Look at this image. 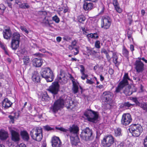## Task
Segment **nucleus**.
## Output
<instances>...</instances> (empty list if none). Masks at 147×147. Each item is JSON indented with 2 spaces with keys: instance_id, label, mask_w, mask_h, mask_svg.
<instances>
[{
  "instance_id": "f257e3e1",
  "label": "nucleus",
  "mask_w": 147,
  "mask_h": 147,
  "mask_svg": "<svg viewBox=\"0 0 147 147\" xmlns=\"http://www.w3.org/2000/svg\"><path fill=\"white\" fill-rule=\"evenodd\" d=\"M84 115L86 117V119L90 123H96L99 121V114L97 112L87 109L84 112Z\"/></svg>"
},
{
  "instance_id": "f03ea898",
  "label": "nucleus",
  "mask_w": 147,
  "mask_h": 147,
  "mask_svg": "<svg viewBox=\"0 0 147 147\" xmlns=\"http://www.w3.org/2000/svg\"><path fill=\"white\" fill-rule=\"evenodd\" d=\"M80 136L81 138L86 141L93 140L95 136L93 131L89 127H86L82 129Z\"/></svg>"
},
{
  "instance_id": "7ed1b4c3",
  "label": "nucleus",
  "mask_w": 147,
  "mask_h": 147,
  "mask_svg": "<svg viewBox=\"0 0 147 147\" xmlns=\"http://www.w3.org/2000/svg\"><path fill=\"white\" fill-rule=\"evenodd\" d=\"M40 75L42 77L45 78L47 82H52L54 79V75L53 71L49 67L42 69L40 71Z\"/></svg>"
},
{
  "instance_id": "20e7f679",
  "label": "nucleus",
  "mask_w": 147,
  "mask_h": 147,
  "mask_svg": "<svg viewBox=\"0 0 147 147\" xmlns=\"http://www.w3.org/2000/svg\"><path fill=\"white\" fill-rule=\"evenodd\" d=\"M64 106V100L63 99L60 98L55 101L51 105L50 108V111L53 114H55L59 110L63 108Z\"/></svg>"
},
{
  "instance_id": "39448f33",
  "label": "nucleus",
  "mask_w": 147,
  "mask_h": 147,
  "mask_svg": "<svg viewBox=\"0 0 147 147\" xmlns=\"http://www.w3.org/2000/svg\"><path fill=\"white\" fill-rule=\"evenodd\" d=\"M64 106V100L63 99L60 98L55 101L51 105L50 108V111L53 114H55L59 110L63 108Z\"/></svg>"
},
{
  "instance_id": "423d86ee",
  "label": "nucleus",
  "mask_w": 147,
  "mask_h": 147,
  "mask_svg": "<svg viewBox=\"0 0 147 147\" xmlns=\"http://www.w3.org/2000/svg\"><path fill=\"white\" fill-rule=\"evenodd\" d=\"M20 37V34L18 32H14L12 34L11 47L13 50L15 51L19 47Z\"/></svg>"
},
{
  "instance_id": "0eeeda50",
  "label": "nucleus",
  "mask_w": 147,
  "mask_h": 147,
  "mask_svg": "<svg viewBox=\"0 0 147 147\" xmlns=\"http://www.w3.org/2000/svg\"><path fill=\"white\" fill-rule=\"evenodd\" d=\"M113 93L110 91L104 92L101 96V99L105 104H107L109 109L111 107L110 103L112 102Z\"/></svg>"
},
{
  "instance_id": "6e6552de",
  "label": "nucleus",
  "mask_w": 147,
  "mask_h": 147,
  "mask_svg": "<svg viewBox=\"0 0 147 147\" xmlns=\"http://www.w3.org/2000/svg\"><path fill=\"white\" fill-rule=\"evenodd\" d=\"M42 130L40 128L33 129L30 131V135L32 139L37 141H40L42 138Z\"/></svg>"
},
{
  "instance_id": "1a4fd4ad",
  "label": "nucleus",
  "mask_w": 147,
  "mask_h": 147,
  "mask_svg": "<svg viewBox=\"0 0 147 147\" xmlns=\"http://www.w3.org/2000/svg\"><path fill=\"white\" fill-rule=\"evenodd\" d=\"M114 138L110 134L106 135L101 140V144L102 146L105 147H110L113 144Z\"/></svg>"
},
{
  "instance_id": "9d476101",
  "label": "nucleus",
  "mask_w": 147,
  "mask_h": 147,
  "mask_svg": "<svg viewBox=\"0 0 147 147\" xmlns=\"http://www.w3.org/2000/svg\"><path fill=\"white\" fill-rule=\"evenodd\" d=\"M58 81V80H55L47 89V90L52 94L54 98L55 96H57L59 90L60 86Z\"/></svg>"
},
{
  "instance_id": "9b49d317",
  "label": "nucleus",
  "mask_w": 147,
  "mask_h": 147,
  "mask_svg": "<svg viewBox=\"0 0 147 147\" xmlns=\"http://www.w3.org/2000/svg\"><path fill=\"white\" fill-rule=\"evenodd\" d=\"M112 20L109 16H104L102 18V28L107 29L109 28L111 25Z\"/></svg>"
},
{
  "instance_id": "f8f14e48",
  "label": "nucleus",
  "mask_w": 147,
  "mask_h": 147,
  "mask_svg": "<svg viewBox=\"0 0 147 147\" xmlns=\"http://www.w3.org/2000/svg\"><path fill=\"white\" fill-rule=\"evenodd\" d=\"M132 119L129 113H124L122 116L121 120V124L125 126L128 125L131 121Z\"/></svg>"
},
{
  "instance_id": "ddd939ff",
  "label": "nucleus",
  "mask_w": 147,
  "mask_h": 147,
  "mask_svg": "<svg viewBox=\"0 0 147 147\" xmlns=\"http://www.w3.org/2000/svg\"><path fill=\"white\" fill-rule=\"evenodd\" d=\"M134 65L135 68L138 73H142L144 70V64L141 61H136Z\"/></svg>"
},
{
  "instance_id": "4468645a",
  "label": "nucleus",
  "mask_w": 147,
  "mask_h": 147,
  "mask_svg": "<svg viewBox=\"0 0 147 147\" xmlns=\"http://www.w3.org/2000/svg\"><path fill=\"white\" fill-rule=\"evenodd\" d=\"M95 6L94 4L88 1L84 0L83 4L84 9L86 11H90L93 9Z\"/></svg>"
},
{
  "instance_id": "2eb2a0df",
  "label": "nucleus",
  "mask_w": 147,
  "mask_h": 147,
  "mask_svg": "<svg viewBox=\"0 0 147 147\" xmlns=\"http://www.w3.org/2000/svg\"><path fill=\"white\" fill-rule=\"evenodd\" d=\"M43 60L41 57L35 58L32 59V64L33 66L35 67H40L42 65Z\"/></svg>"
},
{
  "instance_id": "dca6fc26",
  "label": "nucleus",
  "mask_w": 147,
  "mask_h": 147,
  "mask_svg": "<svg viewBox=\"0 0 147 147\" xmlns=\"http://www.w3.org/2000/svg\"><path fill=\"white\" fill-rule=\"evenodd\" d=\"M11 140L15 142H17L20 140V135L18 132L13 130H10Z\"/></svg>"
},
{
  "instance_id": "f3484780",
  "label": "nucleus",
  "mask_w": 147,
  "mask_h": 147,
  "mask_svg": "<svg viewBox=\"0 0 147 147\" xmlns=\"http://www.w3.org/2000/svg\"><path fill=\"white\" fill-rule=\"evenodd\" d=\"M67 133H68L69 131V133L71 134H74L77 135V134L79 131V128L77 125L75 124H73L71 126H70L69 127L68 129H67Z\"/></svg>"
},
{
  "instance_id": "a211bd4d",
  "label": "nucleus",
  "mask_w": 147,
  "mask_h": 147,
  "mask_svg": "<svg viewBox=\"0 0 147 147\" xmlns=\"http://www.w3.org/2000/svg\"><path fill=\"white\" fill-rule=\"evenodd\" d=\"M31 79L36 83L40 82V76L37 71H34L32 73Z\"/></svg>"
},
{
  "instance_id": "6ab92c4d",
  "label": "nucleus",
  "mask_w": 147,
  "mask_h": 147,
  "mask_svg": "<svg viewBox=\"0 0 147 147\" xmlns=\"http://www.w3.org/2000/svg\"><path fill=\"white\" fill-rule=\"evenodd\" d=\"M51 143L53 147H60L61 142L58 137L54 136L52 138Z\"/></svg>"
},
{
  "instance_id": "aec40b11",
  "label": "nucleus",
  "mask_w": 147,
  "mask_h": 147,
  "mask_svg": "<svg viewBox=\"0 0 147 147\" xmlns=\"http://www.w3.org/2000/svg\"><path fill=\"white\" fill-rule=\"evenodd\" d=\"M3 34L4 38L7 40L10 39L11 37L12 34L9 27L5 29L3 31Z\"/></svg>"
},
{
  "instance_id": "412c9836",
  "label": "nucleus",
  "mask_w": 147,
  "mask_h": 147,
  "mask_svg": "<svg viewBox=\"0 0 147 147\" xmlns=\"http://www.w3.org/2000/svg\"><path fill=\"white\" fill-rule=\"evenodd\" d=\"M13 103L9 100L7 98H5L2 101V105L4 109H7L11 107Z\"/></svg>"
},
{
  "instance_id": "4be33fe9",
  "label": "nucleus",
  "mask_w": 147,
  "mask_h": 147,
  "mask_svg": "<svg viewBox=\"0 0 147 147\" xmlns=\"http://www.w3.org/2000/svg\"><path fill=\"white\" fill-rule=\"evenodd\" d=\"M71 143L72 146H76L80 142L79 139L77 135L70 136Z\"/></svg>"
},
{
  "instance_id": "5701e85b",
  "label": "nucleus",
  "mask_w": 147,
  "mask_h": 147,
  "mask_svg": "<svg viewBox=\"0 0 147 147\" xmlns=\"http://www.w3.org/2000/svg\"><path fill=\"white\" fill-rule=\"evenodd\" d=\"M20 135L22 138L26 142L29 141L30 139L29 135L26 131H21Z\"/></svg>"
},
{
  "instance_id": "b1692460",
  "label": "nucleus",
  "mask_w": 147,
  "mask_h": 147,
  "mask_svg": "<svg viewBox=\"0 0 147 147\" xmlns=\"http://www.w3.org/2000/svg\"><path fill=\"white\" fill-rule=\"evenodd\" d=\"M72 82L73 83L72 88L73 92L74 94H76L78 91L79 83L78 82L76 83L73 80H72Z\"/></svg>"
},
{
  "instance_id": "393cba45",
  "label": "nucleus",
  "mask_w": 147,
  "mask_h": 147,
  "mask_svg": "<svg viewBox=\"0 0 147 147\" xmlns=\"http://www.w3.org/2000/svg\"><path fill=\"white\" fill-rule=\"evenodd\" d=\"M142 128V126L138 124H133L129 126L128 130L130 132H132L134 131L137 130L138 129V128Z\"/></svg>"
},
{
  "instance_id": "a878e982",
  "label": "nucleus",
  "mask_w": 147,
  "mask_h": 147,
  "mask_svg": "<svg viewBox=\"0 0 147 147\" xmlns=\"http://www.w3.org/2000/svg\"><path fill=\"white\" fill-rule=\"evenodd\" d=\"M8 137L7 132L5 131H0V139L1 140H6Z\"/></svg>"
},
{
  "instance_id": "bb28decb",
  "label": "nucleus",
  "mask_w": 147,
  "mask_h": 147,
  "mask_svg": "<svg viewBox=\"0 0 147 147\" xmlns=\"http://www.w3.org/2000/svg\"><path fill=\"white\" fill-rule=\"evenodd\" d=\"M130 80L128 76V73H125L123 77V80L120 82L122 83L126 86L128 84V82L127 80Z\"/></svg>"
},
{
  "instance_id": "cd10ccee",
  "label": "nucleus",
  "mask_w": 147,
  "mask_h": 147,
  "mask_svg": "<svg viewBox=\"0 0 147 147\" xmlns=\"http://www.w3.org/2000/svg\"><path fill=\"white\" fill-rule=\"evenodd\" d=\"M143 129L142 128H138V130H135L132 132H130L132 134V136L134 137H138L140 135L141 133L142 132Z\"/></svg>"
},
{
  "instance_id": "c85d7f7f",
  "label": "nucleus",
  "mask_w": 147,
  "mask_h": 147,
  "mask_svg": "<svg viewBox=\"0 0 147 147\" xmlns=\"http://www.w3.org/2000/svg\"><path fill=\"white\" fill-rule=\"evenodd\" d=\"M133 105L129 103L128 102H124L120 105V107L121 108H124L125 109H128L131 106Z\"/></svg>"
},
{
  "instance_id": "c756f323",
  "label": "nucleus",
  "mask_w": 147,
  "mask_h": 147,
  "mask_svg": "<svg viewBox=\"0 0 147 147\" xmlns=\"http://www.w3.org/2000/svg\"><path fill=\"white\" fill-rule=\"evenodd\" d=\"M86 19L85 16L83 14H81L77 16V20L80 23L83 24V22Z\"/></svg>"
},
{
  "instance_id": "7c9ffc66",
  "label": "nucleus",
  "mask_w": 147,
  "mask_h": 147,
  "mask_svg": "<svg viewBox=\"0 0 147 147\" xmlns=\"http://www.w3.org/2000/svg\"><path fill=\"white\" fill-rule=\"evenodd\" d=\"M126 85L120 82L117 86L116 88L115 92L117 93H119L120 91Z\"/></svg>"
},
{
  "instance_id": "2f4dec72",
  "label": "nucleus",
  "mask_w": 147,
  "mask_h": 147,
  "mask_svg": "<svg viewBox=\"0 0 147 147\" xmlns=\"http://www.w3.org/2000/svg\"><path fill=\"white\" fill-rule=\"evenodd\" d=\"M18 5L19 7L22 9H29L30 7V6L27 3H22L21 2L20 4H19Z\"/></svg>"
},
{
  "instance_id": "473e14b6",
  "label": "nucleus",
  "mask_w": 147,
  "mask_h": 147,
  "mask_svg": "<svg viewBox=\"0 0 147 147\" xmlns=\"http://www.w3.org/2000/svg\"><path fill=\"white\" fill-rule=\"evenodd\" d=\"M86 37L88 39L89 38H94V39H97L99 37L98 34L97 33H95L94 34H89L86 35Z\"/></svg>"
},
{
  "instance_id": "72a5a7b5",
  "label": "nucleus",
  "mask_w": 147,
  "mask_h": 147,
  "mask_svg": "<svg viewBox=\"0 0 147 147\" xmlns=\"http://www.w3.org/2000/svg\"><path fill=\"white\" fill-rule=\"evenodd\" d=\"M122 54L126 58H128L129 56V52L124 46L123 47Z\"/></svg>"
},
{
  "instance_id": "f704fd0d",
  "label": "nucleus",
  "mask_w": 147,
  "mask_h": 147,
  "mask_svg": "<svg viewBox=\"0 0 147 147\" xmlns=\"http://www.w3.org/2000/svg\"><path fill=\"white\" fill-rule=\"evenodd\" d=\"M137 90V88L134 87L133 88H132L131 91H130V90H129L128 91L127 90H124L123 91V93L125 94L126 96H129L131 95L133 92H136Z\"/></svg>"
},
{
  "instance_id": "c9c22d12",
  "label": "nucleus",
  "mask_w": 147,
  "mask_h": 147,
  "mask_svg": "<svg viewBox=\"0 0 147 147\" xmlns=\"http://www.w3.org/2000/svg\"><path fill=\"white\" fill-rule=\"evenodd\" d=\"M50 98L48 96L47 92H45L42 95V100L43 101H49Z\"/></svg>"
},
{
  "instance_id": "e433bc0d",
  "label": "nucleus",
  "mask_w": 147,
  "mask_h": 147,
  "mask_svg": "<svg viewBox=\"0 0 147 147\" xmlns=\"http://www.w3.org/2000/svg\"><path fill=\"white\" fill-rule=\"evenodd\" d=\"M102 131L100 129H97L96 130V139L98 140L100 135L102 134Z\"/></svg>"
},
{
  "instance_id": "4c0bfd02",
  "label": "nucleus",
  "mask_w": 147,
  "mask_h": 147,
  "mask_svg": "<svg viewBox=\"0 0 147 147\" xmlns=\"http://www.w3.org/2000/svg\"><path fill=\"white\" fill-rule=\"evenodd\" d=\"M67 104H66V105L67 109H73L74 107V106H73L74 103L73 101L72 100H70L67 102Z\"/></svg>"
},
{
  "instance_id": "58836bf2",
  "label": "nucleus",
  "mask_w": 147,
  "mask_h": 147,
  "mask_svg": "<svg viewBox=\"0 0 147 147\" xmlns=\"http://www.w3.org/2000/svg\"><path fill=\"white\" fill-rule=\"evenodd\" d=\"M121 128L119 127L115 131V135L117 137L122 135L121 133Z\"/></svg>"
},
{
  "instance_id": "ea45409f",
  "label": "nucleus",
  "mask_w": 147,
  "mask_h": 147,
  "mask_svg": "<svg viewBox=\"0 0 147 147\" xmlns=\"http://www.w3.org/2000/svg\"><path fill=\"white\" fill-rule=\"evenodd\" d=\"M139 97H133L131 99V100L136 103V105L140 107V105L141 104V103L139 102Z\"/></svg>"
},
{
  "instance_id": "a19ab883",
  "label": "nucleus",
  "mask_w": 147,
  "mask_h": 147,
  "mask_svg": "<svg viewBox=\"0 0 147 147\" xmlns=\"http://www.w3.org/2000/svg\"><path fill=\"white\" fill-rule=\"evenodd\" d=\"M24 62L25 65H28L30 61V59L28 56L24 57L23 58Z\"/></svg>"
},
{
  "instance_id": "79ce46f5",
  "label": "nucleus",
  "mask_w": 147,
  "mask_h": 147,
  "mask_svg": "<svg viewBox=\"0 0 147 147\" xmlns=\"http://www.w3.org/2000/svg\"><path fill=\"white\" fill-rule=\"evenodd\" d=\"M44 129L46 131H49L51 130L54 131L55 129L54 127H50L49 125H47L44 126Z\"/></svg>"
},
{
  "instance_id": "37998d69",
  "label": "nucleus",
  "mask_w": 147,
  "mask_h": 147,
  "mask_svg": "<svg viewBox=\"0 0 147 147\" xmlns=\"http://www.w3.org/2000/svg\"><path fill=\"white\" fill-rule=\"evenodd\" d=\"M140 107L146 112H147V103L144 102L142 103Z\"/></svg>"
},
{
  "instance_id": "c03bdc74",
  "label": "nucleus",
  "mask_w": 147,
  "mask_h": 147,
  "mask_svg": "<svg viewBox=\"0 0 147 147\" xmlns=\"http://www.w3.org/2000/svg\"><path fill=\"white\" fill-rule=\"evenodd\" d=\"M55 129H56L59 130L60 131L63 132H65L66 133H67L68 131L67 129H65L63 127H55Z\"/></svg>"
},
{
  "instance_id": "a18cd8bd",
  "label": "nucleus",
  "mask_w": 147,
  "mask_h": 147,
  "mask_svg": "<svg viewBox=\"0 0 147 147\" xmlns=\"http://www.w3.org/2000/svg\"><path fill=\"white\" fill-rule=\"evenodd\" d=\"M52 20L57 23H59L60 21L57 15H55L53 17H52Z\"/></svg>"
},
{
  "instance_id": "49530a36",
  "label": "nucleus",
  "mask_w": 147,
  "mask_h": 147,
  "mask_svg": "<svg viewBox=\"0 0 147 147\" xmlns=\"http://www.w3.org/2000/svg\"><path fill=\"white\" fill-rule=\"evenodd\" d=\"M128 19L129 21V24L131 25L133 22V20L132 19V15H131L129 13H128L127 14Z\"/></svg>"
},
{
  "instance_id": "de8ad7c7",
  "label": "nucleus",
  "mask_w": 147,
  "mask_h": 147,
  "mask_svg": "<svg viewBox=\"0 0 147 147\" xmlns=\"http://www.w3.org/2000/svg\"><path fill=\"white\" fill-rule=\"evenodd\" d=\"M115 9L119 13H121L122 12V10L120 8L119 5L114 7Z\"/></svg>"
},
{
  "instance_id": "09e8293b",
  "label": "nucleus",
  "mask_w": 147,
  "mask_h": 147,
  "mask_svg": "<svg viewBox=\"0 0 147 147\" xmlns=\"http://www.w3.org/2000/svg\"><path fill=\"white\" fill-rule=\"evenodd\" d=\"M116 147H126V144L125 142H122L117 145Z\"/></svg>"
},
{
  "instance_id": "8fccbe9b",
  "label": "nucleus",
  "mask_w": 147,
  "mask_h": 147,
  "mask_svg": "<svg viewBox=\"0 0 147 147\" xmlns=\"http://www.w3.org/2000/svg\"><path fill=\"white\" fill-rule=\"evenodd\" d=\"M100 41L99 40H97L96 41L95 43V47L98 49H99L100 47Z\"/></svg>"
},
{
  "instance_id": "3c124183",
  "label": "nucleus",
  "mask_w": 147,
  "mask_h": 147,
  "mask_svg": "<svg viewBox=\"0 0 147 147\" xmlns=\"http://www.w3.org/2000/svg\"><path fill=\"white\" fill-rule=\"evenodd\" d=\"M33 55L36 57H41L42 58V57L44 56V55L40 53H36L35 54H33Z\"/></svg>"
},
{
  "instance_id": "603ef678",
  "label": "nucleus",
  "mask_w": 147,
  "mask_h": 147,
  "mask_svg": "<svg viewBox=\"0 0 147 147\" xmlns=\"http://www.w3.org/2000/svg\"><path fill=\"white\" fill-rule=\"evenodd\" d=\"M63 39L64 41H68L71 40V38L68 36H65L63 37Z\"/></svg>"
},
{
  "instance_id": "864d4df0",
  "label": "nucleus",
  "mask_w": 147,
  "mask_h": 147,
  "mask_svg": "<svg viewBox=\"0 0 147 147\" xmlns=\"http://www.w3.org/2000/svg\"><path fill=\"white\" fill-rule=\"evenodd\" d=\"M68 48H69V49L71 50H72L73 49H74L76 51V52H78H78H79L78 48H75V47L74 48L73 47V46L71 45H69Z\"/></svg>"
},
{
  "instance_id": "5fc2aeb1",
  "label": "nucleus",
  "mask_w": 147,
  "mask_h": 147,
  "mask_svg": "<svg viewBox=\"0 0 147 147\" xmlns=\"http://www.w3.org/2000/svg\"><path fill=\"white\" fill-rule=\"evenodd\" d=\"M86 48L87 49V54H88V55H90V54L92 52V49L88 47H86Z\"/></svg>"
},
{
  "instance_id": "6e6d98bb",
  "label": "nucleus",
  "mask_w": 147,
  "mask_h": 147,
  "mask_svg": "<svg viewBox=\"0 0 147 147\" xmlns=\"http://www.w3.org/2000/svg\"><path fill=\"white\" fill-rule=\"evenodd\" d=\"M143 144L144 145V147H147V136L144 140Z\"/></svg>"
},
{
  "instance_id": "4d7b16f0",
  "label": "nucleus",
  "mask_w": 147,
  "mask_h": 147,
  "mask_svg": "<svg viewBox=\"0 0 147 147\" xmlns=\"http://www.w3.org/2000/svg\"><path fill=\"white\" fill-rule=\"evenodd\" d=\"M113 58V62L115 64H117L118 63L117 60L118 59V57L117 56H114V57H112Z\"/></svg>"
},
{
  "instance_id": "13d9d810",
  "label": "nucleus",
  "mask_w": 147,
  "mask_h": 147,
  "mask_svg": "<svg viewBox=\"0 0 147 147\" xmlns=\"http://www.w3.org/2000/svg\"><path fill=\"white\" fill-rule=\"evenodd\" d=\"M20 29L22 31L25 32V33L27 34L28 33V31L27 29L24 26H21L20 27Z\"/></svg>"
},
{
  "instance_id": "bf43d9fd",
  "label": "nucleus",
  "mask_w": 147,
  "mask_h": 147,
  "mask_svg": "<svg viewBox=\"0 0 147 147\" xmlns=\"http://www.w3.org/2000/svg\"><path fill=\"white\" fill-rule=\"evenodd\" d=\"M0 47L3 50H5V49H6V46L3 43L1 42H0Z\"/></svg>"
},
{
  "instance_id": "052dcab7",
  "label": "nucleus",
  "mask_w": 147,
  "mask_h": 147,
  "mask_svg": "<svg viewBox=\"0 0 147 147\" xmlns=\"http://www.w3.org/2000/svg\"><path fill=\"white\" fill-rule=\"evenodd\" d=\"M5 6L3 4H0V9L3 11L2 13L4 12L3 11L5 9Z\"/></svg>"
},
{
  "instance_id": "680f3d73",
  "label": "nucleus",
  "mask_w": 147,
  "mask_h": 147,
  "mask_svg": "<svg viewBox=\"0 0 147 147\" xmlns=\"http://www.w3.org/2000/svg\"><path fill=\"white\" fill-rule=\"evenodd\" d=\"M8 117L10 119L12 123H13L14 121V117L11 115H9L8 116Z\"/></svg>"
},
{
  "instance_id": "e2e57ef3",
  "label": "nucleus",
  "mask_w": 147,
  "mask_h": 147,
  "mask_svg": "<svg viewBox=\"0 0 147 147\" xmlns=\"http://www.w3.org/2000/svg\"><path fill=\"white\" fill-rule=\"evenodd\" d=\"M101 53H103L106 55V54H107L108 52L105 49L103 48L101 49Z\"/></svg>"
},
{
  "instance_id": "0e129e2a",
  "label": "nucleus",
  "mask_w": 147,
  "mask_h": 147,
  "mask_svg": "<svg viewBox=\"0 0 147 147\" xmlns=\"http://www.w3.org/2000/svg\"><path fill=\"white\" fill-rule=\"evenodd\" d=\"M113 4L114 7L119 5L117 0H113Z\"/></svg>"
},
{
  "instance_id": "69168bd1",
  "label": "nucleus",
  "mask_w": 147,
  "mask_h": 147,
  "mask_svg": "<svg viewBox=\"0 0 147 147\" xmlns=\"http://www.w3.org/2000/svg\"><path fill=\"white\" fill-rule=\"evenodd\" d=\"M101 7V10L100 12V13L101 14H102L104 12V9L105 8V6L103 5V4H102V6Z\"/></svg>"
},
{
  "instance_id": "338daca9",
  "label": "nucleus",
  "mask_w": 147,
  "mask_h": 147,
  "mask_svg": "<svg viewBox=\"0 0 147 147\" xmlns=\"http://www.w3.org/2000/svg\"><path fill=\"white\" fill-rule=\"evenodd\" d=\"M80 67L81 68L80 69V72H84L85 71L84 67L82 65H80Z\"/></svg>"
},
{
  "instance_id": "774afa93",
  "label": "nucleus",
  "mask_w": 147,
  "mask_h": 147,
  "mask_svg": "<svg viewBox=\"0 0 147 147\" xmlns=\"http://www.w3.org/2000/svg\"><path fill=\"white\" fill-rule=\"evenodd\" d=\"M108 72L110 75H112L114 73V70L112 68H109V70Z\"/></svg>"
}]
</instances>
